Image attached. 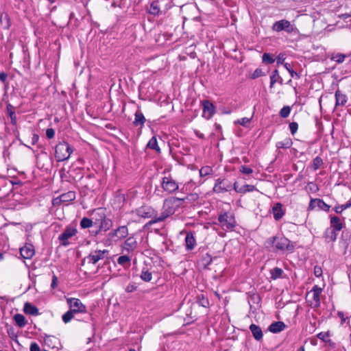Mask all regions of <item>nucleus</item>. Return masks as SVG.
Listing matches in <instances>:
<instances>
[{
  "label": "nucleus",
  "mask_w": 351,
  "mask_h": 351,
  "mask_svg": "<svg viewBox=\"0 0 351 351\" xmlns=\"http://www.w3.org/2000/svg\"><path fill=\"white\" fill-rule=\"evenodd\" d=\"M240 171L244 174L250 175L253 173V169L245 165H242L241 167Z\"/></svg>",
  "instance_id": "nucleus-56"
},
{
  "label": "nucleus",
  "mask_w": 351,
  "mask_h": 351,
  "mask_svg": "<svg viewBox=\"0 0 351 351\" xmlns=\"http://www.w3.org/2000/svg\"><path fill=\"white\" fill-rule=\"evenodd\" d=\"M289 130L291 134H295L298 129V124L296 122H291L289 123Z\"/></svg>",
  "instance_id": "nucleus-57"
},
{
  "label": "nucleus",
  "mask_w": 351,
  "mask_h": 351,
  "mask_svg": "<svg viewBox=\"0 0 351 351\" xmlns=\"http://www.w3.org/2000/svg\"><path fill=\"white\" fill-rule=\"evenodd\" d=\"M317 207L321 210L328 212L330 206L319 198H311L308 204V210H313Z\"/></svg>",
  "instance_id": "nucleus-12"
},
{
  "label": "nucleus",
  "mask_w": 351,
  "mask_h": 351,
  "mask_svg": "<svg viewBox=\"0 0 351 351\" xmlns=\"http://www.w3.org/2000/svg\"><path fill=\"white\" fill-rule=\"evenodd\" d=\"M351 207V199L349 200L346 204L342 205L336 206L334 208V210L337 214H341L343 210H346Z\"/></svg>",
  "instance_id": "nucleus-42"
},
{
  "label": "nucleus",
  "mask_w": 351,
  "mask_h": 351,
  "mask_svg": "<svg viewBox=\"0 0 351 351\" xmlns=\"http://www.w3.org/2000/svg\"><path fill=\"white\" fill-rule=\"evenodd\" d=\"M271 29L277 32L285 31L287 33L291 34L293 32L294 27L293 25L291 24L290 21L286 19H282L275 22L271 27Z\"/></svg>",
  "instance_id": "nucleus-9"
},
{
  "label": "nucleus",
  "mask_w": 351,
  "mask_h": 351,
  "mask_svg": "<svg viewBox=\"0 0 351 351\" xmlns=\"http://www.w3.org/2000/svg\"><path fill=\"white\" fill-rule=\"evenodd\" d=\"M231 188L230 182H226L224 179L218 178L216 180L213 191L215 193H221L230 191Z\"/></svg>",
  "instance_id": "nucleus-11"
},
{
  "label": "nucleus",
  "mask_w": 351,
  "mask_h": 351,
  "mask_svg": "<svg viewBox=\"0 0 351 351\" xmlns=\"http://www.w3.org/2000/svg\"><path fill=\"white\" fill-rule=\"evenodd\" d=\"M213 172V169L209 166L202 167L199 170V176L200 177H204L206 176L210 175Z\"/></svg>",
  "instance_id": "nucleus-47"
},
{
  "label": "nucleus",
  "mask_w": 351,
  "mask_h": 351,
  "mask_svg": "<svg viewBox=\"0 0 351 351\" xmlns=\"http://www.w3.org/2000/svg\"><path fill=\"white\" fill-rule=\"evenodd\" d=\"M7 332L8 336L13 340H16L18 337L16 333L15 332V330L12 326H10L7 328Z\"/></svg>",
  "instance_id": "nucleus-54"
},
{
  "label": "nucleus",
  "mask_w": 351,
  "mask_h": 351,
  "mask_svg": "<svg viewBox=\"0 0 351 351\" xmlns=\"http://www.w3.org/2000/svg\"><path fill=\"white\" fill-rule=\"evenodd\" d=\"M21 256L25 259H30L35 254L33 245L27 243L25 246L20 248Z\"/></svg>",
  "instance_id": "nucleus-16"
},
{
  "label": "nucleus",
  "mask_w": 351,
  "mask_h": 351,
  "mask_svg": "<svg viewBox=\"0 0 351 351\" xmlns=\"http://www.w3.org/2000/svg\"><path fill=\"white\" fill-rule=\"evenodd\" d=\"M182 206H183V200L180 199V197L171 196L165 199L160 215L158 218L148 221L144 226V228L149 229L153 224L165 221L168 217L174 215Z\"/></svg>",
  "instance_id": "nucleus-1"
},
{
  "label": "nucleus",
  "mask_w": 351,
  "mask_h": 351,
  "mask_svg": "<svg viewBox=\"0 0 351 351\" xmlns=\"http://www.w3.org/2000/svg\"><path fill=\"white\" fill-rule=\"evenodd\" d=\"M272 213L276 221L281 219L285 214V211L282 209V204L279 202L275 204L272 208Z\"/></svg>",
  "instance_id": "nucleus-18"
},
{
  "label": "nucleus",
  "mask_w": 351,
  "mask_h": 351,
  "mask_svg": "<svg viewBox=\"0 0 351 351\" xmlns=\"http://www.w3.org/2000/svg\"><path fill=\"white\" fill-rule=\"evenodd\" d=\"M218 221L224 230H233L237 225L234 215L229 212H221L218 216Z\"/></svg>",
  "instance_id": "nucleus-5"
},
{
  "label": "nucleus",
  "mask_w": 351,
  "mask_h": 351,
  "mask_svg": "<svg viewBox=\"0 0 351 351\" xmlns=\"http://www.w3.org/2000/svg\"><path fill=\"white\" fill-rule=\"evenodd\" d=\"M263 62L266 64H273L275 62L274 56L268 53H263L262 56Z\"/></svg>",
  "instance_id": "nucleus-45"
},
{
  "label": "nucleus",
  "mask_w": 351,
  "mask_h": 351,
  "mask_svg": "<svg viewBox=\"0 0 351 351\" xmlns=\"http://www.w3.org/2000/svg\"><path fill=\"white\" fill-rule=\"evenodd\" d=\"M322 289L319 287L317 285H314L312 288L311 292L313 293V302H311V306L314 307H318L320 305V295L322 293Z\"/></svg>",
  "instance_id": "nucleus-17"
},
{
  "label": "nucleus",
  "mask_w": 351,
  "mask_h": 351,
  "mask_svg": "<svg viewBox=\"0 0 351 351\" xmlns=\"http://www.w3.org/2000/svg\"><path fill=\"white\" fill-rule=\"evenodd\" d=\"M293 144L292 140L290 138H286L284 141H279L276 143L278 149H288L291 147Z\"/></svg>",
  "instance_id": "nucleus-37"
},
{
  "label": "nucleus",
  "mask_w": 351,
  "mask_h": 351,
  "mask_svg": "<svg viewBox=\"0 0 351 351\" xmlns=\"http://www.w3.org/2000/svg\"><path fill=\"white\" fill-rule=\"evenodd\" d=\"M68 304L71 309L75 313H84L86 311V306L77 298H68L66 300Z\"/></svg>",
  "instance_id": "nucleus-14"
},
{
  "label": "nucleus",
  "mask_w": 351,
  "mask_h": 351,
  "mask_svg": "<svg viewBox=\"0 0 351 351\" xmlns=\"http://www.w3.org/2000/svg\"><path fill=\"white\" fill-rule=\"evenodd\" d=\"M291 112V108L289 106H284L280 111L279 114L282 118H287Z\"/></svg>",
  "instance_id": "nucleus-49"
},
{
  "label": "nucleus",
  "mask_w": 351,
  "mask_h": 351,
  "mask_svg": "<svg viewBox=\"0 0 351 351\" xmlns=\"http://www.w3.org/2000/svg\"><path fill=\"white\" fill-rule=\"evenodd\" d=\"M140 278L145 282H150L152 279V274L147 268L144 267L141 271Z\"/></svg>",
  "instance_id": "nucleus-38"
},
{
  "label": "nucleus",
  "mask_w": 351,
  "mask_h": 351,
  "mask_svg": "<svg viewBox=\"0 0 351 351\" xmlns=\"http://www.w3.org/2000/svg\"><path fill=\"white\" fill-rule=\"evenodd\" d=\"M8 78V74L5 72L0 73V81L5 82Z\"/></svg>",
  "instance_id": "nucleus-64"
},
{
  "label": "nucleus",
  "mask_w": 351,
  "mask_h": 351,
  "mask_svg": "<svg viewBox=\"0 0 351 351\" xmlns=\"http://www.w3.org/2000/svg\"><path fill=\"white\" fill-rule=\"evenodd\" d=\"M264 75H265V73L263 71L262 69L257 68L252 74L251 78L254 80Z\"/></svg>",
  "instance_id": "nucleus-52"
},
{
  "label": "nucleus",
  "mask_w": 351,
  "mask_h": 351,
  "mask_svg": "<svg viewBox=\"0 0 351 351\" xmlns=\"http://www.w3.org/2000/svg\"><path fill=\"white\" fill-rule=\"evenodd\" d=\"M330 228L332 230H335L337 232L342 230L343 227V224L341 221V219L337 216H330Z\"/></svg>",
  "instance_id": "nucleus-21"
},
{
  "label": "nucleus",
  "mask_w": 351,
  "mask_h": 351,
  "mask_svg": "<svg viewBox=\"0 0 351 351\" xmlns=\"http://www.w3.org/2000/svg\"><path fill=\"white\" fill-rule=\"evenodd\" d=\"M39 140V136L37 134H33L32 137V145H35Z\"/></svg>",
  "instance_id": "nucleus-63"
},
{
  "label": "nucleus",
  "mask_w": 351,
  "mask_h": 351,
  "mask_svg": "<svg viewBox=\"0 0 351 351\" xmlns=\"http://www.w3.org/2000/svg\"><path fill=\"white\" fill-rule=\"evenodd\" d=\"M267 248L272 249L274 252H288L293 253L295 250V243L284 236H274L268 238L265 243Z\"/></svg>",
  "instance_id": "nucleus-2"
},
{
  "label": "nucleus",
  "mask_w": 351,
  "mask_h": 351,
  "mask_svg": "<svg viewBox=\"0 0 351 351\" xmlns=\"http://www.w3.org/2000/svg\"><path fill=\"white\" fill-rule=\"evenodd\" d=\"M76 228L67 226L58 237V240L61 245L66 247L70 243L69 239L77 234Z\"/></svg>",
  "instance_id": "nucleus-10"
},
{
  "label": "nucleus",
  "mask_w": 351,
  "mask_h": 351,
  "mask_svg": "<svg viewBox=\"0 0 351 351\" xmlns=\"http://www.w3.org/2000/svg\"><path fill=\"white\" fill-rule=\"evenodd\" d=\"M137 247V242L134 237H129L125 241V248L127 250H134Z\"/></svg>",
  "instance_id": "nucleus-33"
},
{
  "label": "nucleus",
  "mask_w": 351,
  "mask_h": 351,
  "mask_svg": "<svg viewBox=\"0 0 351 351\" xmlns=\"http://www.w3.org/2000/svg\"><path fill=\"white\" fill-rule=\"evenodd\" d=\"M330 336V331L321 332L317 335V337L325 343H326V341L329 339Z\"/></svg>",
  "instance_id": "nucleus-51"
},
{
  "label": "nucleus",
  "mask_w": 351,
  "mask_h": 351,
  "mask_svg": "<svg viewBox=\"0 0 351 351\" xmlns=\"http://www.w3.org/2000/svg\"><path fill=\"white\" fill-rule=\"evenodd\" d=\"M74 313H75L74 311H73L72 309H70L69 311L66 312L62 315V317L63 322L65 324L69 323L73 318Z\"/></svg>",
  "instance_id": "nucleus-43"
},
{
  "label": "nucleus",
  "mask_w": 351,
  "mask_h": 351,
  "mask_svg": "<svg viewBox=\"0 0 351 351\" xmlns=\"http://www.w3.org/2000/svg\"><path fill=\"white\" fill-rule=\"evenodd\" d=\"M314 274L316 277H319L322 275V269L319 266H315L314 267Z\"/></svg>",
  "instance_id": "nucleus-61"
},
{
  "label": "nucleus",
  "mask_w": 351,
  "mask_h": 351,
  "mask_svg": "<svg viewBox=\"0 0 351 351\" xmlns=\"http://www.w3.org/2000/svg\"><path fill=\"white\" fill-rule=\"evenodd\" d=\"M134 212L138 217L144 219L152 218V219H156V218H158L159 217L158 216L157 210L147 205H143L136 208Z\"/></svg>",
  "instance_id": "nucleus-7"
},
{
  "label": "nucleus",
  "mask_w": 351,
  "mask_h": 351,
  "mask_svg": "<svg viewBox=\"0 0 351 351\" xmlns=\"http://www.w3.org/2000/svg\"><path fill=\"white\" fill-rule=\"evenodd\" d=\"M202 105L203 107V116L206 119H210L215 113V106L209 100H203Z\"/></svg>",
  "instance_id": "nucleus-15"
},
{
  "label": "nucleus",
  "mask_w": 351,
  "mask_h": 351,
  "mask_svg": "<svg viewBox=\"0 0 351 351\" xmlns=\"http://www.w3.org/2000/svg\"><path fill=\"white\" fill-rule=\"evenodd\" d=\"M80 226L82 229L88 228L93 226V213L91 218L83 217L80 221Z\"/></svg>",
  "instance_id": "nucleus-36"
},
{
  "label": "nucleus",
  "mask_w": 351,
  "mask_h": 351,
  "mask_svg": "<svg viewBox=\"0 0 351 351\" xmlns=\"http://www.w3.org/2000/svg\"><path fill=\"white\" fill-rule=\"evenodd\" d=\"M197 302L199 306L204 308H208L210 305L208 298H206L204 294H199L197 296Z\"/></svg>",
  "instance_id": "nucleus-35"
},
{
  "label": "nucleus",
  "mask_w": 351,
  "mask_h": 351,
  "mask_svg": "<svg viewBox=\"0 0 351 351\" xmlns=\"http://www.w3.org/2000/svg\"><path fill=\"white\" fill-rule=\"evenodd\" d=\"M46 136L48 138L51 139L55 136V130L54 129L50 128H47L46 130Z\"/></svg>",
  "instance_id": "nucleus-58"
},
{
  "label": "nucleus",
  "mask_w": 351,
  "mask_h": 351,
  "mask_svg": "<svg viewBox=\"0 0 351 351\" xmlns=\"http://www.w3.org/2000/svg\"><path fill=\"white\" fill-rule=\"evenodd\" d=\"M109 251L107 250H98L92 251L87 256H86L84 261H87L88 263L93 265L97 264L99 261L104 260L106 257L108 258Z\"/></svg>",
  "instance_id": "nucleus-8"
},
{
  "label": "nucleus",
  "mask_w": 351,
  "mask_h": 351,
  "mask_svg": "<svg viewBox=\"0 0 351 351\" xmlns=\"http://www.w3.org/2000/svg\"><path fill=\"white\" fill-rule=\"evenodd\" d=\"M253 337L260 341L263 339V333L261 327L255 324H252L249 327Z\"/></svg>",
  "instance_id": "nucleus-19"
},
{
  "label": "nucleus",
  "mask_w": 351,
  "mask_h": 351,
  "mask_svg": "<svg viewBox=\"0 0 351 351\" xmlns=\"http://www.w3.org/2000/svg\"><path fill=\"white\" fill-rule=\"evenodd\" d=\"M13 319L19 328H23L27 324V320L22 314L17 313L14 315Z\"/></svg>",
  "instance_id": "nucleus-31"
},
{
  "label": "nucleus",
  "mask_w": 351,
  "mask_h": 351,
  "mask_svg": "<svg viewBox=\"0 0 351 351\" xmlns=\"http://www.w3.org/2000/svg\"><path fill=\"white\" fill-rule=\"evenodd\" d=\"M93 226L97 230L95 235L100 234L109 230L113 225L112 221L106 217L103 208H99L93 211Z\"/></svg>",
  "instance_id": "nucleus-3"
},
{
  "label": "nucleus",
  "mask_w": 351,
  "mask_h": 351,
  "mask_svg": "<svg viewBox=\"0 0 351 351\" xmlns=\"http://www.w3.org/2000/svg\"><path fill=\"white\" fill-rule=\"evenodd\" d=\"M160 12L159 2L158 1H152L150 4L149 13L154 16H157L159 14Z\"/></svg>",
  "instance_id": "nucleus-34"
},
{
  "label": "nucleus",
  "mask_w": 351,
  "mask_h": 351,
  "mask_svg": "<svg viewBox=\"0 0 351 351\" xmlns=\"http://www.w3.org/2000/svg\"><path fill=\"white\" fill-rule=\"evenodd\" d=\"M58 339L54 337L51 335H45L44 336V341L45 344H47L50 346L51 343H53V341H57Z\"/></svg>",
  "instance_id": "nucleus-55"
},
{
  "label": "nucleus",
  "mask_w": 351,
  "mask_h": 351,
  "mask_svg": "<svg viewBox=\"0 0 351 351\" xmlns=\"http://www.w3.org/2000/svg\"><path fill=\"white\" fill-rule=\"evenodd\" d=\"M279 83L280 85L283 84V80L280 76L278 71L277 69H274L271 75H270V88H272L275 83Z\"/></svg>",
  "instance_id": "nucleus-27"
},
{
  "label": "nucleus",
  "mask_w": 351,
  "mask_h": 351,
  "mask_svg": "<svg viewBox=\"0 0 351 351\" xmlns=\"http://www.w3.org/2000/svg\"><path fill=\"white\" fill-rule=\"evenodd\" d=\"M347 96L342 93L339 89L335 91V105L343 106L347 102Z\"/></svg>",
  "instance_id": "nucleus-26"
},
{
  "label": "nucleus",
  "mask_w": 351,
  "mask_h": 351,
  "mask_svg": "<svg viewBox=\"0 0 351 351\" xmlns=\"http://www.w3.org/2000/svg\"><path fill=\"white\" fill-rule=\"evenodd\" d=\"M23 311L27 315L36 316L39 315L38 308L30 302H25L23 306Z\"/></svg>",
  "instance_id": "nucleus-25"
},
{
  "label": "nucleus",
  "mask_w": 351,
  "mask_h": 351,
  "mask_svg": "<svg viewBox=\"0 0 351 351\" xmlns=\"http://www.w3.org/2000/svg\"><path fill=\"white\" fill-rule=\"evenodd\" d=\"M324 164L323 160L319 156H316L313 160L311 165V168L313 171L317 170L319 167H321Z\"/></svg>",
  "instance_id": "nucleus-41"
},
{
  "label": "nucleus",
  "mask_w": 351,
  "mask_h": 351,
  "mask_svg": "<svg viewBox=\"0 0 351 351\" xmlns=\"http://www.w3.org/2000/svg\"><path fill=\"white\" fill-rule=\"evenodd\" d=\"M0 23L2 24L5 29H8L10 26V18L7 14L1 15L0 18Z\"/></svg>",
  "instance_id": "nucleus-44"
},
{
  "label": "nucleus",
  "mask_w": 351,
  "mask_h": 351,
  "mask_svg": "<svg viewBox=\"0 0 351 351\" xmlns=\"http://www.w3.org/2000/svg\"><path fill=\"white\" fill-rule=\"evenodd\" d=\"M283 270L279 267H274L270 270L271 278L273 280H276L279 278H281Z\"/></svg>",
  "instance_id": "nucleus-40"
},
{
  "label": "nucleus",
  "mask_w": 351,
  "mask_h": 351,
  "mask_svg": "<svg viewBox=\"0 0 351 351\" xmlns=\"http://www.w3.org/2000/svg\"><path fill=\"white\" fill-rule=\"evenodd\" d=\"M73 149L66 141L60 142L55 147V158L58 162L66 160L69 158Z\"/></svg>",
  "instance_id": "nucleus-4"
},
{
  "label": "nucleus",
  "mask_w": 351,
  "mask_h": 351,
  "mask_svg": "<svg viewBox=\"0 0 351 351\" xmlns=\"http://www.w3.org/2000/svg\"><path fill=\"white\" fill-rule=\"evenodd\" d=\"M337 231L331 228H327L324 234V237L327 242H333L337 239Z\"/></svg>",
  "instance_id": "nucleus-28"
},
{
  "label": "nucleus",
  "mask_w": 351,
  "mask_h": 351,
  "mask_svg": "<svg viewBox=\"0 0 351 351\" xmlns=\"http://www.w3.org/2000/svg\"><path fill=\"white\" fill-rule=\"evenodd\" d=\"M75 199V193L74 191H69L59 196V202L62 203H69Z\"/></svg>",
  "instance_id": "nucleus-29"
},
{
  "label": "nucleus",
  "mask_w": 351,
  "mask_h": 351,
  "mask_svg": "<svg viewBox=\"0 0 351 351\" xmlns=\"http://www.w3.org/2000/svg\"><path fill=\"white\" fill-rule=\"evenodd\" d=\"M346 58V55H345V54L337 53L336 55L332 56L331 57V60H335L338 64H341L345 60Z\"/></svg>",
  "instance_id": "nucleus-50"
},
{
  "label": "nucleus",
  "mask_w": 351,
  "mask_h": 351,
  "mask_svg": "<svg viewBox=\"0 0 351 351\" xmlns=\"http://www.w3.org/2000/svg\"><path fill=\"white\" fill-rule=\"evenodd\" d=\"M286 328V324L283 322L279 321L271 323L269 325L268 330L273 333H278L282 331Z\"/></svg>",
  "instance_id": "nucleus-24"
},
{
  "label": "nucleus",
  "mask_w": 351,
  "mask_h": 351,
  "mask_svg": "<svg viewBox=\"0 0 351 351\" xmlns=\"http://www.w3.org/2000/svg\"><path fill=\"white\" fill-rule=\"evenodd\" d=\"M213 258L211 255L208 253H206L202 256L199 262L202 267L206 269L207 267L212 263Z\"/></svg>",
  "instance_id": "nucleus-32"
},
{
  "label": "nucleus",
  "mask_w": 351,
  "mask_h": 351,
  "mask_svg": "<svg viewBox=\"0 0 351 351\" xmlns=\"http://www.w3.org/2000/svg\"><path fill=\"white\" fill-rule=\"evenodd\" d=\"M147 147L156 150L158 153L160 152V149L158 145V142L156 136H152L151 138V139L149 141L147 145Z\"/></svg>",
  "instance_id": "nucleus-39"
},
{
  "label": "nucleus",
  "mask_w": 351,
  "mask_h": 351,
  "mask_svg": "<svg viewBox=\"0 0 351 351\" xmlns=\"http://www.w3.org/2000/svg\"><path fill=\"white\" fill-rule=\"evenodd\" d=\"M30 351H41V350L37 343L32 342L30 345Z\"/></svg>",
  "instance_id": "nucleus-62"
},
{
  "label": "nucleus",
  "mask_w": 351,
  "mask_h": 351,
  "mask_svg": "<svg viewBox=\"0 0 351 351\" xmlns=\"http://www.w3.org/2000/svg\"><path fill=\"white\" fill-rule=\"evenodd\" d=\"M128 234V230L126 226H121L118 227L117 229L110 231L108 234V237L110 239H121L125 238Z\"/></svg>",
  "instance_id": "nucleus-13"
},
{
  "label": "nucleus",
  "mask_w": 351,
  "mask_h": 351,
  "mask_svg": "<svg viewBox=\"0 0 351 351\" xmlns=\"http://www.w3.org/2000/svg\"><path fill=\"white\" fill-rule=\"evenodd\" d=\"M160 186L169 194L175 193L179 189L178 183L170 175L162 178Z\"/></svg>",
  "instance_id": "nucleus-6"
},
{
  "label": "nucleus",
  "mask_w": 351,
  "mask_h": 351,
  "mask_svg": "<svg viewBox=\"0 0 351 351\" xmlns=\"http://www.w3.org/2000/svg\"><path fill=\"white\" fill-rule=\"evenodd\" d=\"M255 189H255V186L254 185L245 184L243 186H241V188H239V193H245L247 192L253 191Z\"/></svg>",
  "instance_id": "nucleus-48"
},
{
  "label": "nucleus",
  "mask_w": 351,
  "mask_h": 351,
  "mask_svg": "<svg viewBox=\"0 0 351 351\" xmlns=\"http://www.w3.org/2000/svg\"><path fill=\"white\" fill-rule=\"evenodd\" d=\"M6 113L10 119V123L12 125H16L17 119L15 113V107L10 103L6 105Z\"/></svg>",
  "instance_id": "nucleus-23"
},
{
  "label": "nucleus",
  "mask_w": 351,
  "mask_h": 351,
  "mask_svg": "<svg viewBox=\"0 0 351 351\" xmlns=\"http://www.w3.org/2000/svg\"><path fill=\"white\" fill-rule=\"evenodd\" d=\"M135 118L133 121V125L136 127L139 126L141 128H142L144 126V124L146 121V119L145 118L143 112L141 110H137L135 112Z\"/></svg>",
  "instance_id": "nucleus-22"
},
{
  "label": "nucleus",
  "mask_w": 351,
  "mask_h": 351,
  "mask_svg": "<svg viewBox=\"0 0 351 351\" xmlns=\"http://www.w3.org/2000/svg\"><path fill=\"white\" fill-rule=\"evenodd\" d=\"M196 245V239L191 232H187L185 237V247L187 251L194 249Z\"/></svg>",
  "instance_id": "nucleus-20"
},
{
  "label": "nucleus",
  "mask_w": 351,
  "mask_h": 351,
  "mask_svg": "<svg viewBox=\"0 0 351 351\" xmlns=\"http://www.w3.org/2000/svg\"><path fill=\"white\" fill-rule=\"evenodd\" d=\"M199 198V196L196 193H193L188 194L186 196L180 198V199L183 200V204H192L194 202H196Z\"/></svg>",
  "instance_id": "nucleus-30"
},
{
  "label": "nucleus",
  "mask_w": 351,
  "mask_h": 351,
  "mask_svg": "<svg viewBox=\"0 0 351 351\" xmlns=\"http://www.w3.org/2000/svg\"><path fill=\"white\" fill-rule=\"evenodd\" d=\"M251 121V118H247V117H244V118H242L241 119H238L235 123H238V124H240L241 125H243V127H247L248 125L250 124Z\"/></svg>",
  "instance_id": "nucleus-53"
},
{
  "label": "nucleus",
  "mask_w": 351,
  "mask_h": 351,
  "mask_svg": "<svg viewBox=\"0 0 351 351\" xmlns=\"http://www.w3.org/2000/svg\"><path fill=\"white\" fill-rule=\"evenodd\" d=\"M118 264L125 266L126 264L130 265V258L128 255L120 256L117 259Z\"/></svg>",
  "instance_id": "nucleus-46"
},
{
  "label": "nucleus",
  "mask_w": 351,
  "mask_h": 351,
  "mask_svg": "<svg viewBox=\"0 0 351 351\" xmlns=\"http://www.w3.org/2000/svg\"><path fill=\"white\" fill-rule=\"evenodd\" d=\"M137 289V286L134 283H130L125 288V291L128 293H132L136 291Z\"/></svg>",
  "instance_id": "nucleus-59"
},
{
  "label": "nucleus",
  "mask_w": 351,
  "mask_h": 351,
  "mask_svg": "<svg viewBox=\"0 0 351 351\" xmlns=\"http://www.w3.org/2000/svg\"><path fill=\"white\" fill-rule=\"evenodd\" d=\"M58 280L57 276L55 274H53L52 276V280L51 284V289H55L58 287Z\"/></svg>",
  "instance_id": "nucleus-60"
}]
</instances>
